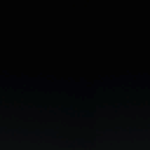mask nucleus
<instances>
[{
	"instance_id": "obj_1",
	"label": "nucleus",
	"mask_w": 150,
	"mask_h": 150,
	"mask_svg": "<svg viewBox=\"0 0 150 150\" xmlns=\"http://www.w3.org/2000/svg\"><path fill=\"white\" fill-rule=\"evenodd\" d=\"M147 1L148 4V59H150V0L149 1Z\"/></svg>"
}]
</instances>
